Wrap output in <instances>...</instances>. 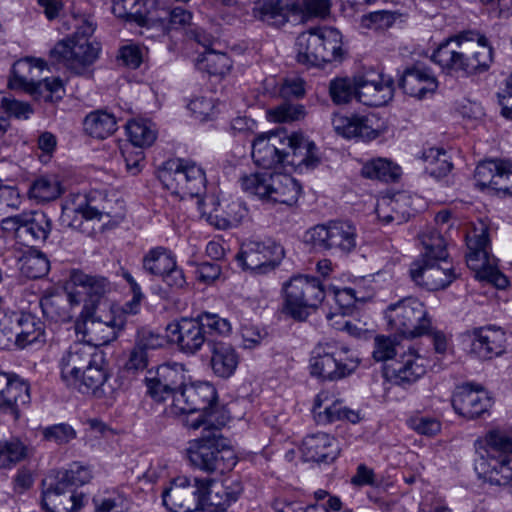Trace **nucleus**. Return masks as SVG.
<instances>
[{"label": "nucleus", "mask_w": 512, "mask_h": 512, "mask_svg": "<svg viewBox=\"0 0 512 512\" xmlns=\"http://www.w3.org/2000/svg\"><path fill=\"white\" fill-rule=\"evenodd\" d=\"M431 59L449 74L471 76L490 68L493 49L484 35L468 31L443 41Z\"/></svg>", "instance_id": "f257e3e1"}, {"label": "nucleus", "mask_w": 512, "mask_h": 512, "mask_svg": "<svg viewBox=\"0 0 512 512\" xmlns=\"http://www.w3.org/2000/svg\"><path fill=\"white\" fill-rule=\"evenodd\" d=\"M60 376L69 387L95 393L107 380L105 354L93 345L75 342L59 359Z\"/></svg>", "instance_id": "f03ea898"}, {"label": "nucleus", "mask_w": 512, "mask_h": 512, "mask_svg": "<svg viewBox=\"0 0 512 512\" xmlns=\"http://www.w3.org/2000/svg\"><path fill=\"white\" fill-rule=\"evenodd\" d=\"M184 424L193 430L204 426L202 436L190 441L187 448L189 460L194 467L208 473H222L235 466L234 453L226 447L220 434V427L225 424L224 420L217 421L216 424L212 419L202 421L186 418Z\"/></svg>", "instance_id": "7ed1b4c3"}, {"label": "nucleus", "mask_w": 512, "mask_h": 512, "mask_svg": "<svg viewBox=\"0 0 512 512\" xmlns=\"http://www.w3.org/2000/svg\"><path fill=\"white\" fill-rule=\"evenodd\" d=\"M477 469L491 483L509 484L512 479V435L499 428L488 431L479 442Z\"/></svg>", "instance_id": "20e7f679"}, {"label": "nucleus", "mask_w": 512, "mask_h": 512, "mask_svg": "<svg viewBox=\"0 0 512 512\" xmlns=\"http://www.w3.org/2000/svg\"><path fill=\"white\" fill-rule=\"evenodd\" d=\"M45 63L39 59H20L12 67L8 81L11 89H20L37 101L56 102L65 93L63 82L58 77L41 79Z\"/></svg>", "instance_id": "39448f33"}, {"label": "nucleus", "mask_w": 512, "mask_h": 512, "mask_svg": "<svg viewBox=\"0 0 512 512\" xmlns=\"http://www.w3.org/2000/svg\"><path fill=\"white\" fill-rule=\"evenodd\" d=\"M243 191L269 204L294 205L300 196L301 186L287 174L257 172L240 178Z\"/></svg>", "instance_id": "423d86ee"}, {"label": "nucleus", "mask_w": 512, "mask_h": 512, "mask_svg": "<svg viewBox=\"0 0 512 512\" xmlns=\"http://www.w3.org/2000/svg\"><path fill=\"white\" fill-rule=\"evenodd\" d=\"M342 35L333 27H320L301 33L296 42L298 63L320 66L340 60L343 55Z\"/></svg>", "instance_id": "0eeeda50"}, {"label": "nucleus", "mask_w": 512, "mask_h": 512, "mask_svg": "<svg viewBox=\"0 0 512 512\" xmlns=\"http://www.w3.org/2000/svg\"><path fill=\"white\" fill-rule=\"evenodd\" d=\"M122 326V319L115 317L111 305L99 301L92 306L84 304L75 331L82 335L83 343L98 348L115 340Z\"/></svg>", "instance_id": "6e6552de"}, {"label": "nucleus", "mask_w": 512, "mask_h": 512, "mask_svg": "<svg viewBox=\"0 0 512 512\" xmlns=\"http://www.w3.org/2000/svg\"><path fill=\"white\" fill-rule=\"evenodd\" d=\"M466 244L468 248L466 262L468 267L475 271L476 276L481 280L491 282L497 288L507 287L508 279L498 269L497 259L489 253L488 226L483 221H478L467 232Z\"/></svg>", "instance_id": "1a4fd4ad"}, {"label": "nucleus", "mask_w": 512, "mask_h": 512, "mask_svg": "<svg viewBox=\"0 0 512 512\" xmlns=\"http://www.w3.org/2000/svg\"><path fill=\"white\" fill-rule=\"evenodd\" d=\"M359 364L360 360L354 352L335 341L318 343L310 359L311 374L327 380L349 376Z\"/></svg>", "instance_id": "9d476101"}, {"label": "nucleus", "mask_w": 512, "mask_h": 512, "mask_svg": "<svg viewBox=\"0 0 512 512\" xmlns=\"http://www.w3.org/2000/svg\"><path fill=\"white\" fill-rule=\"evenodd\" d=\"M157 177L171 193L185 197H197L206 189L203 169L195 162L185 159H169L157 170Z\"/></svg>", "instance_id": "9b49d317"}, {"label": "nucleus", "mask_w": 512, "mask_h": 512, "mask_svg": "<svg viewBox=\"0 0 512 512\" xmlns=\"http://www.w3.org/2000/svg\"><path fill=\"white\" fill-rule=\"evenodd\" d=\"M284 311L292 318L304 320L325 298L322 282L313 276L296 275L283 283Z\"/></svg>", "instance_id": "f8f14e48"}, {"label": "nucleus", "mask_w": 512, "mask_h": 512, "mask_svg": "<svg viewBox=\"0 0 512 512\" xmlns=\"http://www.w3.org/2000/svg\"><path fill=\"white\" fill-rule=\"evenodd\" d=\"M389 328L405 338H416L429 332L431 320L420 300L407 297L391 304L386 310Z\"/></svg>", "instance_id": "ddd939ff"}, {"label": "nucleus", "mask_w": 512, "mask_h": 512, "mask_svg": "<svg viewBox=\"0 0 512 512\" xmlns=\"http://www.w3.org/2000/svg\"><path fill=\"white\" fill-rule=\"evenodd\" d=\"M306 236L314 247L335 253L348 254L357 245L356 226L347 220L316 225L307 231Z\"/></svg>", "instance_id": "4468645a"}, {"label": "nucleus", "mask_w": 512, "mask_h": 512, "mask_svg": "<svg viewBox=\"0 0 512 512\" xmlns=\"http://www.w3.org/2000/svg\"><path fill=\"white\" fill-rule=\"evenodd\" d=\"M100 49L99 43L86 38H66L54 46L51 56L75 73L81 74L96 61Z\"/></svg>", "instance_id": "2eb2a0df"}, {"label": "nucleus", "mask_w": 512, "mask_h": 512, "mask_svg": "<svg viewBox=\"0 0 512 512\" xmlns=\"http://www.w3.org/2000/svg\"><path fill=\"white\" fill-rule=\"evenodd\" d=\"M167 341L185 355H195L207 341L199 316L180 317L166 326Z\"/></svg>", "instance_id": "dca6fc26"}, {"label": "nucleus", "mask_w": 512, "mask_h": 512, "mask_svg": "<svg viewBox=\"0 0 512 512\" xmlns=\"http://www.w3.org/2000/svg\"><path fill=\"white\" fill-rule=\"evenodd\" d=\"M198 483L201 488L200 509L207 512L226 511L243 492V486L238 480L220 482L204 478L199 479Z\"/></svg>", "instance_id": "f3484780"}, {"label": "nucleus", "mask_w": 512, "mask_h": 512, "mask_svg": "<svg viewBox=\"0 0 512 512\" xmlns=\"http://www.w3.org/2000/svg\"><path fill=\"white\" fill-rule=\"evenodd\" d=\"M282 255V247L274 242L248 241L242 244L236 259L244 269L266 274L276 267Z\"/></svg>", "instance_id": "a211bd4d"}, {"label": "nucleus", "mask_w": 512, "mask_h": 512, "mask_svg": "<svg viewBox=\"0 0 512 512\" xmlns=\"http://www.w3.org/2000/svg\"><path fill=\"white\" fill-rule=\"evenodd\" d=\"M291 140L283 130L270 131L258 135L252 144V158L256 165L271 169L284 164L285 151L289 149Z\"/></svg>", "instance_id": "6ab92c4d"}, {"label": "nucleus", "mask_w": 512, "mask_h": 512, "mask_svg": "<svg viewBox=\"0 0 512 512\" xmlns=\"http://www.w3.org/2000/svg\"><path fill=\"white\" fill-rule=\"evenodd\" d=\"M199 478H175L162 492V503L171 512H193L201 506Z\"/></svg>", "instance_id": "aec40b11"}, {"label": "nucleus", "mask_w": 512, "mask_h": 512, "mask_svg": "<svg viewBox=\"0 0 512 512\" xmlns=\"http://www.w3.org/2000/svg\"><path fill=\"white\" fill-rule=\"evenodd\" d=\"M358 101L366 106L386 105L394 95V82L390 76L374 71L357 76Z\"/></svg>", "instance_id": "412c9836"}, {"label": "nucleus", "mask_w": 512, "mask_h": 512, "mask_svg": "<svg viewBox=\"0 0 512 512\" xmlns=\"http://www.w3.org/2000/svg\"><path fill=\"white\" fill-rule=\"evenodd\" d=\"M411 279L428 290L446 288L455 279L452 267L444 261L420 259L410 267Z\"/></svg>", "instance_id": "4be33fe9"}, {"label": "nucleus", "mask_w": 512, "mask_h": 512, "mask_svg": "<svg viewBox=\"0 0 512 512\" xmlns=\"http://www.w3.org/2000/svg\"><path fill=\"white\" fill-rule=\"evenodd\" d=\"M64 478L63 471H59L55 482L50 483L43 491L42 506L45 512H69L83 505L84 496L74 493V489Z\"/></svg>", "instance_id": "5701e85b"}, {"label": "nucleus", "mask_w": 512, "mask_h": 512, "mask_svg": "<svg viewBox=\"0 0 512 512\" xmlns=\"http://www.w3.org/2000/svg\"><path fill=\"white\" fill-rule=\"evenodd\" d=\"M30 386L14 373L0 372V411L19 418L20 407L30 403Z\"/></svg>", "instance_id": "b1692460"}, {"label": "nucleus", "mask_w": 512, "mask_h": 512, "mask_svg": "<svg viewBox=\"0 0 512 512\" xmlns=\"http://www.w3.org/2000/svg\"><path fill=\"white\" fill-rule=\"evenodd\" d=\"M470 335L471 352L480 359L489 360L506 352L508 337L501 327L488 325L474 328Z\"/></svg>", "instance_id": "393cba45"}, {"label": "nucleus", "mask_w": 512, "mask_h": 512, "mask_svg": "<svg viewBox=\"0 0 512 512\" xmlns=\"http://www.w3.org/2000/svg\"><path fill=\"white\" fill-rule=\"evenodd\" d=\"M454 410L466 418H477L492 405L488 392L480 385L464 384L459 386L452 398Z\"/></svg>", "instance_id": "a878e982"}, {"label": "nucleus", "mask_w": 512, "mask_h": 512, "mask_svg": "<svg viewBox=\"0 0 512 512\" xmlns=\"http://www.w3.org/2000/svg\"><path fill=\"white\" fill-rule=\"evenodd\" d=\"M312 413L315 421L326 425L338 420H348L355 424L361 420L359 411L345 407L333 393L321 391L314 400Z\"/></svg>", "instance_id": "bb28decb"}, {"label": "nucleus", "mask_w": 512, "mask_h": 512, "mask_svg": "<svg viewBox=\"0 0 512 512\" xmlns=\"http://www.w3.org/2000/svg\"><path fill=\"white\" fill-rule=\"evenodd\" d=\"M425 373V359L414 348H409L404 352L392 368L386 372L388 378L401 387L410 386L422 378Z\"/></svg>", "instance_id": "cd10ccee"}, {"label": "nucleus", "mask_w": 512, "mask_h": 512, "mask_svg": "<svg viewBox=\"0 0 512 512\" xmlns=\"http://www.w3.org/2000/svg\"><path fill=\"white\" fill-rule=\"evenodd\" d=\"M289 140H291V145L285 151L283 165H290L300 173L314 169L319 165L318 149L313 142L297 133L289 135Z\"/></svg>", "instance_id": "c85d7f7f"}, {"label": "nucleus", "mask_w": 512, "mask_h": 512, "mask_svg": "<svg viewBox=\"0 0 512 512\" xmlns=\"http://www.w3.org/2000/svg\"><path fill=\"white\" fill-rule=\"evenodd\" d=\"M300 451L305 461L317 463L332 462L339 453L336 439L324 432L307 435L302 441Z\"/></svg>", "instance_id": "c756f323"}, {"label": "nucleus", "mask_w": 512, "mask_h": 512, "mask_svg": "<svg viewBox=\"0 0 512 512\" xmlns=\"http://www.w3.org/2000/svg\"><path fill=\"white\" fill-rule=\"evenodd\" d=\"M400 85L406 94L422 99L436 91L438 81L429 68L416 64L404 71Z\"/></svg>", "instance_id": "7c9ffc66"}, {"label": "nucleus", "mask_w": 512, "mask_h": 512, "mask_svg": "<svg viewBox=\"0 0 512 512\" xmlns=\"http://www.w3.org/2000/svg\"><path fill=\"white\" fill-rule=\"evenodd\" d=\"M104 215H112L106 205H97L94 200L82 197L78 205L66 204L63 207L61 220L73 229L84 231L83 220H101Z\"/></svg>", "instance_id": "2f4dec72"}, {"label": "nucleus", "mask_w": 512, "mask_h": 512, "mask_svg": "<svg viewBox=\"0 0 512 512\" xmlns=\"http://www.w3.org/2000/svg\"><path fill=\"white\" fill-rule=\"evenodd\" d=\"M332 126L338 135L347 139L360 138L369 141L378 136L377 130L371 126L369 118L365 116L335 114L332 118Z\"/></svg>", "instance_id": "473e14b6"}, {"label": "nucleus", "mask_w": 512, "mask_h": 512, "mask_svg": "<svg viewBox=\"0 0 512 512\" xmlns=\"http://www.w3.org/2000/svg\"><path fill=\"white\" fill-rule=\"evenodd\" d=\"M210 367L213 373L223 379L231 377L239 364V355L229 343L210 342Z\"/></svg>", "instance_id": "72a5a7b5"}, {"label": "nucleus", "mask_w": 512, "mask_h": 512, "mask_svg": "<svg viewBox=\"0 0 512 512\" xmlns=\"http://www.w3.org/2000/svg\"><path fill=\"white\" fill-rule=\"evenodd\" d=\"M112 12L116 17L141 27H152L157 22L146 0H113Z\"/></svg>", "instance_id": "f704fd0d"}, {"label": "nucleus", "mask_w": 512, "mask_h": 512, "mask_svg": "<svg viewBox=\"0 0 512 512\" xmlns=\"http://www.w3.org/2000/svg\"><path fill=\"white\" fill-rule=\"evenodd\" d=\"M208 199L198 200V204L203 206V212L206 211V201ZM247 210L239 200L226 202L223 209L218 207L208 211V221L218 229H229L238 226L246 216Z\"/></svg>", "instance_id": "c9c22d12"}, {"label": "nucleus", "mask_w": 512, "mask_h": 512, "mask_svg": "<svg viewBox=\"0 0 512 512\" xmlns=\"http://www.w3.org/2000/svg\"><path fill=\"white\" fill-rule=\"evenodd\" d=\"M52 228L50 218L42 211L25 213L24 224L21 230L22 241L26 246L44 243Z\"/></svg>", "instance_id": "e433bc0d"}, {"label": "nucleus", "mask_w": 512, "mask_h": 512, "mask_svg": "<svg viewBox=\"0 0 512 512\" xmlns=\"http://www.w3.org/2000/svg\"><path fill=\"white\" fill-rule=\"evenodd\" d=\"M291 12V3L284 0H257L252 8L256 19L275 27L285 25Z\"/></svg>", "instance_id": "4c0bfd02"}, {"label": "nucleus", "mask_w": 512, "mask_h": 512, "mask_svg": "<svg viewBox=\"0 0 512 512\" xmlns=\"http://www.w3.org/2000/svg\"><path fill=\"white\" fill-rule=\"evenodd\" d=\"M185 388L186 397L190 400L189 403L192 406L193 413L201 411L206 416L205 418L198 416L196 419L202 421L212 419L214 421L212 404L217 398V392L214 386L208 382H198L185 385Z\"/></svg>", "instance_id": "58836bf2"}, {"label": "nucleus", "mask_w": 512, "mask_h": 512, "mask_svg": "<svg viewBox=\"0 0 512 512\" xmlns=\"http://www.w3.org/2000/svg\"><path fill=\"white\" fill-rule=\"evenodd\" d=\"M12 314L19 334V348L45 342L44 325L37 317L29 313Z\"/></svg>", "instance_id": "ea45409f"}, {"label": "nucleus", "mask_w": 512, "mask_h": 512, "mask_svg": "<svg viewBox=\"0 0 512 512\" xmlns=\"http://www.w3.org/2000/svg\"><path fill=\"white\" fill-rule=\"evenodd\" d=\"M70 281L74 286L81 287L89 296V306L97 304L99 301L108 303L104 296L111 290L110 282L102 276H92L81 271H73Z\"/></svg>", "instance_id": "a19ab883"}, {"label": "nucleus", "mask_w": 512, "mask_h": 512, "mask_svg": "<svg viewBox=\"0 0 512 512\" xmlns=\"http://www.w3.org/2000/svg\"><path fill=\"white\" fill-rule=\"evenodd\" d=\"M84 130L90 136L104 139L117 130L116 117L104 110L89 113L84 119Z\"/></svg>", "instance_id": "79ce46f5"}, {"label": "nucleus", "mask_w": 512, "mask_h": 512, "mask_svg": "<svg viewBox=\"0 0 512 512\" xmlns=\"http://www.w3.org/2000/svg\"><path fill=\"white\" fill-rule=\"evenodd\" d=\"M78 304L79 300L72 293L67 296L61 294L46 295L41 298L40 306L43 314L53 321H67L70 319V312L67 303Z\"/></svg>", "instance_id": "37998d69"}, {"label": "nucleus", "mask_w": 512, "mask_h": 512, "mask_svg": "<svg viewBox=\"0 0 512 512\" xmlns=\"http://www.w3.org/2000/svg\"><path fill=\"white\" fill-rule=\"evenodd\" d=\"M176 258L165 247L157 246L150 249L142 259L143 270L153 276L160 277L168 269L173 267Z\"/></svg>", "instance_id": "c03bdc74"}, {"label": "nucleus", "mask_w": 512, "mask_h": 512, "mask_svg": "<svg viewBox=\"0 0 512 512\" xmlns=\"http://www.w3.org/2000/svg\"><path fill=\"white\" fill-rule=\"evenodd\" d=\"M62 192L60 180L56 175L41 176L29 188V196L40 202L55 200Z\"/></svg>", "instance_id": "a18cd8bd"}, {"label": "nucleus", "mask_w": 512, "mask_h": 512, "mask_svg": "<svg viewBox=\"0 0 512 512\" xmlns=\"http://www.w3.org/2000/svg\"><path fill=\"white\" fill-rule=\"evenodd\" d=\"M408 197L398 194L394 198L383 199L376 208V213L383 222L390 223L398 221L399 223L410 216L407 209L402 210V205H406Z\"/></svg>", "instance_id": "49530a36"}, {"label": "nucleus", "mask_w": 512, "mask_h": 512, "mask_svg": "<svg viewBox=\"0 0 512 512\" xmlns=\"http://www.w3.org/2000/svg\"><path fill=\"white\" fill-rule=\"evenodd\" d=\"M329 96L337 105L348 104L354 98L358 100L357 77H336L329 83Z\"/></svg>", "instance_id": "de8ad7c7"}, {"label": "nucleus", "mask_w": 512, "mask_h": 512, "mask_svg": "<svg viewBox=\"0 0 512 512\" xmlns=\"http://www.w3.org/2000/svg\"><path fill=\"white\" fill-rule=\"evenodd\" d=\"M128 138L134 148H143L153 144L156 139L154 125L147 120H132L126 124Z\"/></svg>", "instance_id": "09e8293b"}, {"label": "nucleus", "mask_w": 512, "mask_h": 512, "mask_svg": "<svg viewBox=\"0 0 512 512\" xmlns=\"http://www.w3.org/2000/svg\"><path fill=\"white\" fill-rule=\"evenodd\" d=\"M401 169L391 161L378 158L367 162L362 168V175L370 179L381 181H395L399 178Z\"/></svg>", "instance_id": "8fccbe9b"}, {"label": "nucleus", "mask_w": 512, "mask_h": 512, "mask_svg": "<svg viewBox=\"0 0 512 512\" xmlns=\"http://www.w3.org/2000/svg\"><path fill=\"white\" fill-rule=\"evenodd\" d=\"M421 244L423 246V253L421 259L444 261L448 253L446 250V243L444 238L434 229L423 233L420 236Z\"/></svg>", "instance_id": "3c124183"}, {"label": "nucleus", "mask_w": 512, "mask_h": 512, "mask_svg": "<svg viewBox=\"0 0 512 512\" xmlns=\"http://www.w3.org/2000/svg\"><path fill=\"white\" fill-rule=\"evenodd\" d=\"M331 8V0H298L291 3L292 13L303 20L326 17Z\"/></svg>", "instance_id": "603ef678"}, {"label": "nucleus", "mask_w": 512, "mask_h": 512, "mask_svg": "<svg viewBox=\"0 0 512 512\" xmlns=\"http://www.w3.org/2000/svg\"><path fill=\"white\" fill-rule=\"evenodd\" d=\"M423 159L426 171L436 178L445 176L452 168L446 152L440 148H429L423 153Z\"/></svg>", "instance_id": "864d4df0"}, {"label": "nucleus", "mask_w": 512, "mask_h": 512, "mask_svg": "<svg viewBox=\"0 0 512 512\" xmlns=\"http://www.w3.org/2000/svg\"><path fill=\"white\" fill-rule=\"evenodd\" d=\"M49 269V260L39 251H33L22 258L21 272L28 278H41L48 273Z\"/></svg>", "instance_id": "5fc2aeb1"}, {"label": "nucleus", "mask_w": 512, "mask_h": 512, "mask_svg": "<svg viewBox=\"0 0 512 512\" xmlns=\"http://www.w3.org/2000/svg\"><path fill=\"white\" fill-rule=\"evenodd\" d=\"M154 374L172 391L182 387L185 382V368L179 363L160 365Z\"/></svg>", "instance_id": "6e6d98bb"}, {"label": "nucleus", "mask_w": 512, "mask_h": 512, "mask_svg": "<svg viewBox=\"0 0 512 512\" xmlns=\"http://www.w3.org/2000/svg\"><path fill=\"white\" fill-rule=\"evenodd\" d=\"M200 65L211 75H225L230 70L232 62L225 53L206 51L202 55Z\"/></svg>", "instance_id": "4d7b16f0"}, {"label": "nucleus", "mask_w": 512, "mask_h": 512, "mask_svg": "<svg viewBox=\"0 0 512 512\" xmlns=\"http://www.w3.org/2000/svg\"><path fill=\"white\" fill-rule=\"evenodd\" d=\"M306 112L301 104L282 103L267 111L268 118L274 122H293L304 118Z\"/></svg>", "instance_id": "13d9d810"}, {"label": "nucleus", "mask_w": 512, "mask_h": 512, "mask_svg": "<svg viewBox=\"0 0 512 512\" xmlns=\"http://www.w3.org/2000/svg\"><path fill=\"white\" fill-rule=\"evenodd\" d=\"M168 400H170V403L164 408V413L168 417L193 414L192 406L189 403L190 400L186 397L185 385L174 390Z\"/></svg>", "instance_id": "bf43d9fd"}, {"label": "nucleus", "mask_w": 512, "mask_h": 512, "mask_svg": "<svg viewBox=\"0 0 512 512\" xmlns=\"http://www.w3.org/2000/svg\"><path fill=\"white\" fill-rule=\"evenodd\" d=\"M501 161L488 160L477 165L474 173L476 186L481 190L494 188V180L499 172Z\"/></svg>", "instance_id": "052dcab7"}, {"label": "nucleus", "mask_w": 512, "mask_h": 512, "mask_svg": "<svg viewBox=\"0 0 512 512\" xmlns=\"http://www.w3.org/2000/svg\"><path fill=\"white\" fill-rule=\"evenodd\" d=\"M26 456V447L19 440L0 444V468H8Z\"/></svg>", "instance_id": "680f3d73"}, {"label": "nucleus", "mask_w": 512, "mask_h": 512, "mask_svg": "<svg viewBox=\"0 0 512 512\" xmlns=\"http://www.w3.org/2000/svg\"><path fill=\"white\" fill-rule=\"evenodd\" d=\"M395 22V16L390 11H375L361 17L360 26L374 31L390 28Z\"/></svg>", "instance_id": "e2e57ef3"}, {"label": "nucleus", "mask_w": 512, "mask_h": 512, "mask_svg": "<svg viewBox=\"0 0 512 512\" xmlns=\"http://www.w3.org/2000/svg\"><path fill=\"white\" fill-rule=\"evenodd\" d=\"M240 335L242 346L245 349H254L268 338L267 330L253 323L242 324L240 327Z\"/></svg>", "instance_id": "0e129e2a"}, {"label": "nucleus", "mask_w": 512, "mask_h": 512, "mask_svg": "<svg viewBox=\"0 0 512 512\" xmlns=\"http://www.w3.org/2000/svg\"><path fill=\"white\" fill-rule=\"evenodd\" d=\"M19 334L13 314L5 315L0 320V349L7 350L12 347L19 348Z\"/></svg>", "instance_id": "69168bd1"}, {"label": "nucleus", "mask_w": 512, "mask_h": 512, "mask_svg": "<svg viewBox=\"0 0 512 512\" xmlns=\"http://www.w3.org/2000/svg\"><path fill=\"white\" fill-rule=\"evenodd\" d=\"M0 106L10 117L19 120H27L34 112L28 102L20 101L13 97H2Z\"/></svg>", "instance_id": "338daca9"}, {"label": "nucleus", "mask_w": 512, "mask_h": 512, "mask_svg": "<svg viewBox=\"0 0 512 512\" xmlns=\"http://www.w3.org/2000/svg\"><path fill=\"white\" fill-rule=\"evenodd\" d=\"M397 354L396 342L393 338L378 335L374 339V350L372 356L377 362H384L393 359Z\"/></svg>", "instance_id": "774afa93"}]
</instances>
